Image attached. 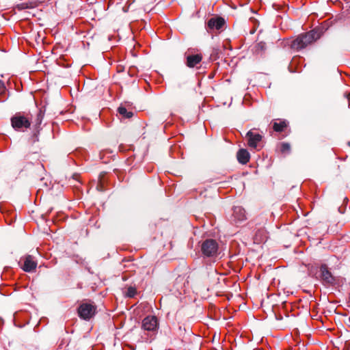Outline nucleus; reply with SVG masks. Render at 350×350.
I'll return each instance as SVG.
<instances>
[{
	"label": "nucleus",
	"mask_w": 350,
	"mask_h": 350,
	"mask_svg": "<svg viewBox=\"0 0 350 350\" xmlns=\"http://www.w3.org/2000/svg\"><path fill=\"white\" fill-rule=\"evenodd\" d=\"M320 38L317 30H312L306 33L301 34L294 39H289L286 44L295 51L301 50Z\"/></svg>",
	"instance_id": "nucleus-1"
},
{
	"label": "nucleus",
	"mask_w": 350,
	"mask_h": 350,
	"mask_svg": "<svg viewBox=\"0 0 350 350\" xmlns=\"http://www.w3.org/2000/svg\"><path fill=\"white\" fill-rule=\"evenodd\" d=\"M32 116L30 113L18 112L11 118L12 126L17 131L29 129L31 124Z\"/></svg>",
	"instance_id": "nucleus-2"
},
{
	"label": "nucleus",
	"mask_w": 350,
	"mask_h": 350,
	"mask_svg": "<svg viewBox=\"0 0 350 350\" xmlns=\"http://www.w3.org/2000/svg\"><path fill=\"white\" fill-rule=\"evenodd\" d=\"M218 243L214 239H206L202 243L201 252L204 257H217L218 255Z\"/></svg>",
	"instance_id": "nucleus-3"
},
{
	"label": "nucleus",
	"mask_w": 350,
	"mask_h": 350,
	"mask_svg": "<svg viewBox=\"0 0 350 350\" xmlns=\"http://www.w3.org/2000/svg\"><path fill=\"white\" fill-rule=\"evenodd\" d=\"M96 307L93 303L84 302L79 306L78 314L80 318L90 320L96 314Z\"/></svg>",
	"instance_id": "nucleus-4"
},
{
	"label": "nucleus",
	"mask_w": 350,
	"mask_h": 350,
	"mask_svg": "<svg viewBox=\"0 0 350 350\" xmlns=\"http://www.w3.org/2000/svg\"><path fill=\"white\" fill-rule=\"evenodd\" d=\"M20 267L25 272H33L37 267V261L31 255H25L18 262Z\"/></svg>",
	"instance_id": "nucleus-5"
},
{
	"label": "nucleus",
	"mask_w": 350,
	"mask_h": 350,
	"mask_svg": "<svg viewBox=\"0 0 350 350\" xmlns=\"http://www.w3.org/2000/svg\"><path fill=\"white\" fill-rule=\"evenodd\" d=\"M142 328L144 331L154 334L159 329L158 319L155 316H148L142 322Z\"/></svg>",
	"instance_id": "nucleus-6"
},
{
	"label": "nucleus",
	"mask_w": 350,
	"mask_h": 350,
	"mask_svg": "<svg viewBox=\"0 0 350 350\" xmlns=\"http://www.w3.org/2000/svg\"><path fill=\"white\" fill-rule=\"evenodd\" d=\"M185 64L189 68H194L199 64L202 59V55L200 53L192 54L188 51L185 53Z\"/></svg>",
	"instance_id": "nucleus-7"
},
{
	"label": "nucleus",
	"mask_w": 350,
	"mask_h": 350,
	"mask_svg": "<svg viewBox=\"0 0 350 350\" xmlns=\"http://www.w3.org/2000/svg\"><path fill=\"white\" fill-rule=\"evenodd\" d=\"M321 277L323 282L325 284H332L334 283L335 279L331 272L327 269L325 265H321Z\"/></svg>",
	"instance_id": "nucleus-8"
},
{
	"label": "nucleus",
	"mask_w": 350,
	"mask_h": 350,
	"mask_svg": "<svg viewBox=\"0 0 350 350\" xmlns=\"http://www.w3.org/2000/svg\"><path fill=\"white\" fill-rule=\"evenodd\" d=\"M246 219L245 210L241 206H234L231 221L235 224L243 221Z\"/></svg>",
	"instance_id": "nucleus-9"
},
{
	"label": "nucleus",
	"mask_w": 350,
	"mask_h": 350,
	"mask_svg": "<svg viewBox=\"0 0 350 350\" xmlns=\"http://www.w3.org/2000/svg\"><path fill=\"white\" fill-rule=\"evenodd\" d=\"M246 137L248 139V145L251 148H256L257 144L262 139V136L253 131H250L247 133Z\"/></svg>",
	"instance_id": "nucleus-10"
},
{
	"label": "nucleus",
	"mask_w": 350,
	"mask_h": 350,
	"mask_svg": "<svg viewBox=\"0 0 350 350\" xmlns=\"http://www.w3.org/2000/svg\"><path fill=\"white\" fill-rule=\"evenodd\" d=\"M225 21L221 18H212L208 21V28L210 29H220L224 25Z\"/></svg>",
	"instance_id": "nucleus-11"
},
{
	"label": "nucleus",
	"mask_w": 350,
	"mask_h": 350,
	"mask_svg": "<svg viewBox=\"0 0 350 350\" xmlns=\"http://www.w3.org/2000/svg\"><path fill=\"white\" fill-rule=\"evenodd\" d=\"M237 157L240 163L246 164L250 161V155L247 150L241 149L238 151Z\"/></svg>",
	"instance_id": "nucleus-12"
},
{
	"label": "nucleus",
	"mask_w": 350,
	"mask_h": 350,
	"mask_svg": "<svg viewBox=\"0 0 350 350\" xmlns=\"http://www.w3.org/2000/svg\"><path fill=\"white\" fill-rule=\"evenodd\" d=\"M273 129L275 132L283 131L288 126V123L285 120H275L272 122Z\"/></svg>",
	"instance_id": "nucleus-13"
},
{
	"label": "nucleus",
	"mask_w": 350,
	"mask_h": 350,
	"mask_svg": "<svg viewBox=\"0 0 350 350\" xmlns=\"http://www.w3.org/2000/svg\"><path fill=\"white\" fill-rule=\"evenodd\" d=\"M118 111L122 118H130L133 116L132 111H128L126 107L120 106L118 109Z\"/></svg>",
	"instance_id": "nucleus-14"
},
{
	"label": "nucleus",
	"mask_w": 350,
	"mask_h": 350,
	"mask_svg": "<svg viewBox=\"0 0 350 350\" xmlns=\"http://www.w3.org/2000/svg\"><path fill=\"white\" fill-rule=\"evenodd\" d=\"M280 151L284 154H288L291 151V146L288 143L283 142L280 144Z\"/></svg>",
	"instance_id": "nucleus-15"
},
{
	"label": "nucleus",
	"mask_w": 350,
	"mask_h": 350,
	"mask_svg": "<svg viewBox=\"0 0 350 350\" xmlns=\"http://www.w3.org/2000/svg\"><path fill=\"white\" fill-rule=\"evenodd\" d=\"M136 293L135 288L129 287L127 290L126 295L129 297H133Z\"/></svg>",
	"instance_id": "nucleus-16"
},
{
	"label": "nucleus",
	"mask_w": 350,
	"mask_h": 350,
	"mask_svg": "<svg viewBox=\"0 0 350 350\" xmlns=\"http://www.w3.org/2000/svg\"><path fill=\"white\" fill-rule=\"evenodd\" d=\"M43 116H44L43 113L41 111H40L38 112V115H37V120H36V121H37L36 124H40L42 122Z\"/></svg>",
	"instance_id": "nucleus-17"
},
{
	"label": "nucleus",
	"mask_w": 350,
	"mask_h": 350,
	"mask_svg": "<svg viewBox=\"0 0 350 350\" xmlns=\"http://www.w3.org/2000/svg\"><path fill=\"white\" fill-rule=\"evenodd\" d=\"M5 91V87L3 84V83L0 81V95L3 94Z\"/></svg>",
	"instance_id": "nucleus-18"
},
{
	"label": "nucleus",
	"mask_w": 350,
	"mask_h": 350,
	"mask_svg": "<svg viewBox=\"0 0 350 350\" xmlns=\"http://www.w3.org/2000/svg\"><path fill=\"white\" fill-rule=\"evenodd\" d=\"M135 1V0H128V3H129V5L133 3Z\"/></svg>",
	"instance_id": "nucleus-19"
},
{
	"label": "nucleus",
	"mask_w": 350,
	"mask_h": 350,
	"mask_svg": "<svg viewBox=\"0 0 350 350\" xmlns=\"http://www.w3.org/2000/svg\"><path fill=\"white\" fill-rule=\"evenodd\" d=\"M21 6H22L23 8H25V7L23 6V4H22Z\"/></svg>",
	"instance_id": "nucleus-20"
}]
</instances>
